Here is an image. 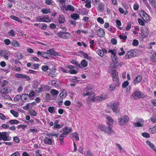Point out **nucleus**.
<instances>
[{"mask_svg":"<svg viewBox=\"0 0 156 156\" xmlns=\"http://www.w3.org/2000/svg\"><path fill=\"white\" fill-rule=\"evenodd\" d=\"M119 124L120 126H123L127 123L129 121V118L126 115L122 116L118 119Z\"/></svg>","mask_w":156,"mask_h":156,"instance_id":"1","label":"nucleus"},{"mask_svg":"<svg viewBox=\"0 0 156 156\" xmlns=\"http://www.w3.org/2000/svg\"><path fill=\"white\" fill-rule=\"evenodd\" d=\"M6 132H0V140H3L4 141H10L11 140V137Z\"/></svg>","mask_w":156,"mask_h":156,"instance_id":"2","label":"nucleus"},{"mask_svg":"<svg viewBox=\"0 0 156 156\" xmlns=\"http://www.w3.org/2000/svg\"><path fill=\"white\" fill-rule=\"evenodd\" d=\"M92 88L89 86H87L84 88L83 90L82 94L83 97L92 95Z\"/></svg>","mask_w":156,"mask_h":156,"instance_id":"3","label":"nucleus"},{"mask_svg":"<svg viewBox=\"0 0 156 156\" xmlns=\"http://www.w3.org/2000/svg\"><path fill=\"white\" fill-rule=\"evenodd\" d=\"M57 35L59 37L64 39H68L70 38L71 36V34L68 32L61 31L58 33Z\"/></svg>","mask_w":156,"mask_h":156,"instance_id":"4","label":"nucleus"},{"mask_svg":"<svg viewBox=\"0 0 156 156\" xmlns=\"http://www.w3.org/2000/svg\"><path fill=\"white\" fill-rule=\"evenodd\" d=\"M133 98L135 99L144 98L146 97V95L140 91L135 92L132 95Z\"/></svg>","mask_w":156,"mask_h":156,"instance_id":"5","label":"nucleus"},{"mask_svg":"<svg viewBox=\"0 0 156 156\" xmlns=\"http://www.w3.org/2000/svg\"><path fill=\"white\" fill-rule=\"evenodd\" d=\"M43 141L44 144L50 145H51L54 142V140L53 138H51L48 136H45L44 137Z\"/></svg>","mask_w":156,"mask_h":156,"instance_id":"6","label":"nucleus"},{"mask_svg":"<svg viewBox=\"0 0 156 156\" xmlns=\"http://www.w3.org/2000/svg\"><path fill=\"white\" fill-rule=\"evenodd\" d=\"M112 126L109 125L108 127L106 126V129L105 133L108 134L109 135H111L115 133L114 131L112 129Z\"/></svg>","mask_w":156,"mask_h":156,"instance_id":"7","label":"nucleus"},{"mask_svg":"<svg viewBox=\"0 0 156 156\" xmlns=\"http://www.w3.org/2000/svg\"><path fill=\"white\" fill-rule=\"evenodd\" d=\"M118 63V62H112L109 67L108 71L109 73H111V72L113 70V69L116 68L117 67Z\"/></svg>","mask_w":156,"mask_h":156,"instance_id":"8","label":"nucleus"},{"mask_svg":"<svg viewBox=\"0 0 156 156\" xmlns=\"http://www.w3.org/2000/svg\"><path fill=\"white\" fill-rule=\"evenodd\" d=\"M140 15L143 20L146 23L149 21V18L147 14L144 12H141Z\"/></svg>","mask_w":156,"mask_h":156,"instance_id":"9","label":"nucleus"},{"mask_svg":"<svg viewBox=\"0 0 156 156\" xmlns=\"http://www.w3.org/2000/svg\"><path fill=\"white\" fill-rule=\"evenodd\" d=\"M107 98V96L105 94H102L95 98V101H100L104 100Z\"/></svg>","mask_w":156,"mask_h":156,"instance_id":"10","label":"nucleus"},{"mask_svg":"<svg viewBox=\"0 0 156 156\" xmlns=\"http://www.w3.org/2000/svg\"><path fill=\"white\" fill-rule=\"evenodd\" d=\"M119 104L118 102H113L111 107L114 112L117 113L116 110L118 108Z\"/></svg>","mask_w":156,"mask_h":156,"instance_id":"11","label":"nucleus"},{"mask_svg":"<svg viewBox=\"0 0 156 156\" xmlns=\"http://www.w3.org/2000/svg\"><path fill=\"white\" fill-rule=\"evenodd\" d=\"M134 53L133 50H130L127 52L125 57L126 58L129 59L134 57Z\"/></svg>","mask_w":156,"mask_h":156,"instance_id":"12","label":"nucleus"},{"mask_svg":"<svg viewBox=\"0 0 156 156\" xmlns=\"http://www.w3.org/2000/svg\"><path fill=\"white\" fill-rule=\"evenodd\" d=\"M15 76L16 77L20 78H23L27 80H30V77L27 76H26L25 75L22 74L20 73H16L15 74Z\"/></svg>","mask_w":156,"mask_h":156,"instance_id":"13","label":"nucleus"},{"mask_svg":"<svg viewBox=\"0 0 156 156\" xmlns=\"http://www.w3.org/2000/svg\"><path fill=\"white\" fill-rule=\"evenodd\" d=\"M63 133H62L66 136L69 133L72 131V129L71 128H68L66 126L65 127L62 129Z\"/></svg>","mask_w":156,"mask_h":156,"instance_id":"14","label":"nucleus"},{"mask_svg":"<svg viewBox=\"0 0 156 156\" xmlns=\"http://www.w3.org/2000/svg\"><path fill=\"white\" fill-rule=\"evenodd\" d=\"M37 54L38 56L40 55L45 58H48V57H49V55L48 52H45L38 51L37 52Z\"/></svg>","mask_w":156,"mask_h":156,"instance_id":"15","label":"nucleus"},{"mask_svg":"<svg viewBox=\"0 0 156 156\" xmlns=\"http://www.w3.org/2000/svg\"><path fill=\"white\" fill-rule=\"evenodd\" d=\"M144 120L142 119H139L138 122L134 123V126L135 127H142L143 126V124Z\"/></svg>","mask_w":156,"mask_h":156,"instance_id":"16","label":"nucleus"},{"mask_svg":"<svg viewBox=\"0 0 156 156\" xmlns=\"http://www.w3.org/2000/svg\"><path fill=\"white\" fill-rule=\"evenodd\" d=\"M89 97L87 99V103L90 104V102L95 101V95L94 94L92 93V95H89Z\"/></svg>","mask_w":156,"mask_h":156,"instance_id":"17","label":"nucleus"},{"mask_svg":"<svg viewBox=\"0 0 156 156\" xmlns=\"http://www.w3.org/2000/svg\"><path fill=\"white\" fill-rule=\"evenodd\" d=\"M60 83L56 80H53L49 82V84L55 87H59Z\"/></svg>","mask_w":156,"mask_h":156,"instance_id":"18","label":"nucleus"},{"mask_svg":"<svg viewBox=\"0 0 156 156\" xmlns=\"http://www.w3.org/2000/svg\"><path fill=\"white\" fill-rule=\"evenodd\" d=\"M146 143L149 146L151 149L154 151L156 154V148L155 147L154 144L149 140L147 141Z\"/></svg>","mask_w":156,"mask_h":156,"instance_id":"19","label":"nucleus"},{"mask_svg":"<svg viewBox=\"0 0 156 156\" xmlns=\"http://www.w3.org/2000/svg\"><path fill=\"white\" fill-rule=\"evenodd\" d=\"M98 35L100 37H102L105 35V31L102 28H100L97 31Z\"/></svg>","mask_w":156,"mask_h":156,"instance_id":"20","label":"nucleus"},{"mask_svg":"<svg viewBox=\"0 0 156 156\" xmlns=\"http://www.w3.org/2000/svg\"><path fill=\"white\" fill-rule=\"evenodd\" d=\"M41 22H48L51 21V19H50L48 15H46L41 17Z\"/></svg>","mask_w":156,"mask_h":156,"instance_id":"21","label":"nucleus"},{"mask_svg":"<svg viewBox=\"0 0 156 156\" xmlns=\"http://www.w3.org/2000/svg\"><path fill=\"white\" fill-rule=\"evenodd\" d=\"M141 32L142 35L144 36V37L147 36L149 34L148 30L146 28H145L142 29Z\"/></svg>","mask_w":156,"mask_h":156,"instance_id":"22","label":"nucleus"},{"mask_svg":"<svg viewBox=\"0 0 156 156\" xmlns=\"http://www.w3.org/2000/svg\"><path fill=\"white\" fill-rule=\"evenodd\" d=\"M106 118L107 119V121H108L107 122V124L108 125L112 126L113 124V120L112 119L111 116H107L106 117Z\"/></svg>","mask_w":156,"mask_h":156,"instance_id":"23","label":"nucleus"},{"mask_svg":"<svg viewBox=\"0 0 156 156\" xmlns=\"http://www.w3.org/2000/svg\"><path fill=\"white\" fill-rule=\"evenodd\" d=\"M10 91V90L7 88H3L0 90V92L2 94H5Z\"/></svg>","mask_w":156,"mask_h":156,"instance_id":"24","label":"nucleus"},{"mask_svg":"<svg viewBox=\"0 0 156 156\" xmlns=\"http://www.w3.org/2000/svg\"><path fill=\"white\" fill-rule=\"evenodd\" d=\"M142 76L140 75H139L134 79L133 82L135 84L140 82L142 80Z\"/></svg>","mask_w":156,"mask_h":156,"instance_id":"25","label":"nucleus"},{"mask_svg":"<svg viewBox=\"0 0 156 156\" xmlns=\"http://www.w3.org/2000/svg\"><path fill=\"white\" fill-rule=\"evenodd\" d=\"M28 95L27 94H23L21 96V99L23 102H26L28 99Z\"/></svg>","mask_w":156,"mask_h":156,"instance_id":"26","label":"nucleus"},{"mask_svg":"<svg viewBox=\"0 0 156 156\" xmlns=\"http://www.w3.org/2000/svg\"><path fill=\"white\" fill-rule=\"evenodd\" d=\"M78 69L76 67L74 69H71L69 70V72L71 74H76L77 73Z\"/></svg>","mask_w":156,"mask_h":156,"instance_id":"27","label":"nucleus"},{"mask_svg":"<svg viewBox=\"0 0 156 156\" xmlns=\"http://www.w3.org/2000/svg\"><path fill=\"white\" fill-rule=\"evenodd\" d=\"M112 76V77L113 78L118 77V73L116 70H113L110 73Z\"/></svg>","mask_w":156,"mask_h":156,"instance_id":"28","label":"nucleus"},{"mask_svg":"<svg viewBox=\"0 0 156 156\" xmlns=\"http://www.w3.org/2000/svg\"><path fill=\"white\" fill-rule=\"evenodd\" d=\"M98 128L101 131L105 133L106 129V126L104 125H99Z\"/></svg>","mask_w":156,"mask_h":156,"instance_id":"29","label":"nucleus"},{"mask_svg":"<svg viewBox=\"0 0 156 156\" xmlns=\"http://www.w3.org/2000/svg\"><path fill=\"white\" fill-rule=\"evenodd\" d=\"M59 96L62 99L65 98L66 96V91L64 90H62L60 93Z\"/></svg>","mask_w":156,"mask_h":156,"instance_id":"30","label":"nucleus"},{"mask_svg":"<svg viewBox=\"0 0 156 156\" xmlns=\"http://www.w3.org/2000/svg\"><path fill=\"white\" fill-rule=\"evenodd\" d=\"M88 63L86 61L85 59H83L82 60L81 62V66H82L83 67H85L87 66Z\"/></svg>","mask_w":156,"mask_h":156,"instance_id":"31","label":"nucleus"},{"mask_svg":"<svg viewBox=\"0 0 156 156\" xmlns=\"http://www.w3.org/2000/svg\"><path fill=\"white\" fill-rule=\"evenodd\" d=\"M11 44L12 46L14 47H19L20 46V44L16 41L13 40L11 43Z\"/></svg>","mask_w":156,"mask_h":156,"instance_id":"32","label":"nucleus"},{"mask_svg":"<svg viewBox=\"0 0 156 156\" xmlns=\"http://www.w3.org/2000/svg\"><path fill=\"white\" fill-rule=\"evenodd\" d=\"M66 6V11L69 10L71 11H73L74 10V8L71 5H68Z\"/></svg>","mask_w":156,"mask_h":156,"instance_id":"33","label":"nucleus"},{"mask_svg":"<svg viewBox=\"0 0 156 156\" xmlns=\"http://www.w3.org/2000/svg\"><path fill=\"white\" fill-rule=\"evenodd\" d=\"M58 20L59 23H64L65 20L64 16L63 15L60 16Z\"/></svg>","mask_w":156,"mask_h":156,"instance_id":"34","label":"nucleus"},{"mask_svg":"<svg viewBox=\"0 0 156 156\" xmlns=\"http://www.w3.org/2000/svg\"><path fill=\"white\" fill-rule=\"evenodd\" d=\"M81 54L83 55L84 58L90 60L91 59V57H89L87 54L86 53L84 52L83 51H81Z\"/></svg>","mask_w":156,"mask_h":156,"instance_id":"35","label":"nucleus"},{"mask_svg":"<svg viewBox=\"0 0 156 156\" xmlns=\"http://www.w3.org/2000/svg\"><path fill=\"white\" fill-rule=\"evenodd\" d=\"M10 113L15 117H17L19 116V113L18 112L15 111L14 110H11L10 111Z\"/></svg>","mask_w":156,"mask_h":156,"instance_id":"36","label":"nucleus"},{"mask_svg":"<svg viewBox=\"0 0 156 156\" xmlns=\"http://www.w3.org/2000/svg\"><path fill=\"white\" fill-rule=\"evenodd\" d=\"M149 1L152 6L156 8V0H149Z\"/></svg>","mask_w":156,"mask_h":156,"instance_id":"37","label":"nucleus"},{"mask_svg":"<svg viewBox=\"0 0 156 156\" xmlns=\"http://www.w3.org/2000/svg\"><path fill=\"white\" fill-rule=\"evenodd\" d=\"M113 80L115 83L116 86H118L119 84V77L114 78H113Z\"/></svg>","mask_w":156,"mask_h":156,"instance_id":"38","label":"nucleus"},{"mask_svg":"<svg viewBox=\"0 0 156 156\" xmlns=\"http://www.w3.org/2000/svg\"><path fill=\"white\" fill-rule=\"evenodd\" d=\"M10 18L15 20H16V21H17L19 22H21V21H20V19L18 17L15 16L13 15H12L10 16Z\"/></svg>","mask_w":156,"mask_h":156,"instance_id":"39","label":"nucleus"},{"mask_svg":"<svg viewBox=\"0 0 156 156\" xmlns=\"http://www.w3.org/2000/svg\"><path fill=\"white\" fill-rule=\"evenodd\" d=\"M150 58L153 62H156V53H153L150 56Z\"/></svg>","mask_w":156,"mask_h":156,"instance_id":"40","label":"nucleus"},{"mask_svg":"<svg viewBox=\"0 0 156 156\" xmlns=\"http://www.w3.org/2000/svg\"><path fill=\"white\" fill-rule=\"evenodd\" d=\"M50 92L51 94L54 95H57L58 94V90L53 89L51 90Z\"/></svg>","mask_w":156,"mask_h":156,"instance_id":"41","label":"nucleus"},{"mask_svg":"<svg viewBox=\"0 0 156 156\" xmlns=\"http://www.w3.org/2000/svg\"><path fill=\"white\" fill-rule=\"evenodd\" d=\"M41 11L43 14H48L50 12V10L47 9H43Z\"/></svg>","mask_w":156,"mask_h":156,"instance_id":"42","label":"nucleus"},{"mask_svg":"<svg viewBox=\"0 0 156 156\" xmlns=\"http://www.w3.org/2000/svg\"><path fill=\"white\" fill-rule=\"evenodd\" d=\"M32 108L31 104L30 103H29L27 104V105L24 106L23 108L25 110H28L30 108Z\"/></svg>","mask_w":156,"mask_h":156,"instance_id":"43","label":"nucleus"},{"mask_svg":"<svg viewBox=\"0 0 156 156\" xmlns=\"http://www.w3.org/2000/svg\"><path fill=\"white\" fill-rule=\"evenodd\" d=\"M9 122L11 124H17L19 123L18 120H11L9 121Z\"/></svg>","mask_w":156,"mask_h":156,"instance_id":"44","label":"nucleus"},{"mask_svg":"<svg viewBox=\"0 0 156 156\" xmlns=\"http://www.w3.org/2000/svg\"><path fill=\"white\" fill-rule=\"evenodd\" d=\"M70 63L71 64L76 65V66H77L79 67L80 68H83L82 67H81V66L80 64H79L78 62L75 61H71L70 62Z\"/></svg>","mask_w":156,"mask_h":156,"instance_id":"45","label":"nucleus"},{"mask_svg":"<svg viewBox=\"0 0 156 156\" xmlns=\"http://www.w3.org/2000/svg\"><path fill=\"white\" fill-rule=\"evenodd\" d=\"M97 52L101 57H102L104 55V52L102 50L98 49L97 51Z\"/></svg>","mask_w":156,"mask_h":156,"instance_id":"46","label":"nucleus"},{"mask_svg":"<svg viewBox=\"0 0 156 156\" xmlns=\"http://www.w3.org/2000/svg\"><path fill=\"white\" fill-rule=\"evenodd\" d=\"M48 111L51 113H53L55 112L54 107L52 106H50L48 108Z\"/></svg>","mask_w":156,"mask_h":156,"instance_id":"47","label":"nucleus"},{"mask_svg":"<svg viewBox=\"0 0 156 156\" xmlns=\"http://www.w3.org/2000/svg\"><path fill=\"white\" fill-rule=\"evenodd\" d=\"M73 137L76 140H79V138L78 136V134L76 133H75L72 134Z\"/></svg>","mask_w":156,"mask_h":156,"instance_id":"48","label":"nucleus"},{"mask_svg":"<svg viewBox=\"0 0 156 156\" xmlns=\"http://www.w3.org/2000/svg\"><path fill=\"white\" fill-rule=\"evenodd\" d=\"M78 77L76 76H74L73 78H71L70 79V81L71 82L77 83L78 80H77Z\"/></svg>","mask_w":156,"mask_h":156,"instance_id":"49","label":"nucleus"},{"mask_svg":"<svg viewBox=\"0 0 156 156\" xmlns=\"http://www.w3.org/2000/svg\"><path fill=\"white\" fill-rule=\"evenodd\" d=\"M149 131L152 134L156 133V126L153 128L150 129Z\"/></svg>","mask_w":156,"mask_h":156,"instance_id":"50","label":"nucleus"},{"mask_svg":"<svg viewBox=\"0 0 156 156\" xmlns=\"http://www.w3.org/2000/svg\"><path fill=\"white\" fill-rule=\"evenodd\" d=\"M8 35L11 37H13L15 35V33L13 30H11L8 32Z\"/></svg>","mask_w":156,"mask_h":156,"instance_id":"51","label":"nucleus"},{"mask_svg":"<svg viewBox=\"0 0 156 156\" xmlns=\"http://www.w3.org/2000/svg\"><path fill=\"white\" fill-rule=\"evenodd\" d=\"M150 119L153 122L156 123V114L152 115Z\"/></svg>","mask_w":156,"mask_h":156,"instance_id":"52","label":"nucleus"},{"mask_svg":"<svg viewBox=\"0 0 156 156\" xmlns=\"http://www.w3.org/2000/svg\"><path fill=\"white\" fill-rule=\"evenodd\" d=\"M47 136L49 137H50L51 138H52V137L53 136H55L56 137H58V134L57 133H48L47 134Z\"/></svg>","mask_w":156,"mask_h":156,"instance_id":"53","label":"nucleus"},{"mask_svg":"<svg viewBox=\"0 0 156 156\" xmlns=\"http://www.w3.org/2000/svg\"><path fill=\"white\" fill-rule=\"evenodd\" d=\"M45 3L46 4L49 5H53L54 3L52 0H46Z\"/></svg>","mask_w":156,"mask_h":156,"instance_id":"54","label":"nucleus"},{"mask_svg":"<svg viewBox=\"0 0 156 156\" xmlns=\"http://www.w3.org/2000/svg\"><path fill=\"white\" fill-rule=\"evenodd\" d=\"M71 17L74 20H76L79 17V15L77 14H73L71 15Z\"/></svg>","mask_w":156,"mask_h":156,"instance_id":"55","label":"nucleus"},{"mask_svg":"<svg viewBox=\"0 0 156 156\" xmlns=\"http://www.w3.org/2000/svg\"><path fill=\"white\" fill-rule=\"evenodd\" d=\"M29 113L30 115L33 116H35L37 115L36 112L33 110H31L29 112Z\"/></svg>","mask_w":156,"mask_h":156,"instance_id":"56","label":"nucleus"},{"mask_svg":"<svg viewBox=\"0 0 156 156\" xmlns=\"http://www.w3.org/2000/svg\"><path fill=\"white\" fill-rule=\"evenodd\" d=\"M60 128V125L58 124L57 122H55L54 123V126L53 127V129H59Z\"/></svg>","mask_w":156,"mask_h":156,"instance_id":"57","label":"nucleus"},{"mask_svg":"<svg viewBox=\"0 0 156 156\" xmlns=\"http://www.w3.org/2000/svg\"><path fill=\"white\" fill-rule=\"evenodd\" d=\"M99 11H102L104 9V5L102 4H100L98 7Z\"/></svg>","mask_w":156,"mask_h":156,"instance_id":"58","label":"nucleus"},{"mask_svg":"<svg viewBox=\"0 0 156 156\" xmlns=\"http://www.w3.org/2000/svg\"><path fill=\"white\" fill-rule=\"evenodd\" d=\"M132 44L133 46H137L139 44V42L137 40L134 39L133 41Z\"/></svg>","mask_w":156,"mask_h":156,"instance_id":"59","label":"nucleus"},{"mask_svg":"<svg viewBox=\"0 0 156 156\" xmlns=\"http://www.w3.org/2000/svg\"><path fill=\"white\" fill-rule=\"evenodd\" d=\"M142 135L144 137L147 138H149L150 137V135L148 133L144 132L142 133Z\"/></svg>","mask_w":156,"mask_h":156,"instance_id":"60","label":"nucleus"},{"mask_svg":"<svg viewBox=\"0 0 156 156\" xmlns=\"http://www.w3.org/2000/svg\"><path fill=\"white\" fill-rule=\"evenodd\" d=\"M97 20L98 22L101 24H103L104 22V20L101 17H99L98 18Z\"/></svg>","mask_w":156,"mask_h":156,"instance_id":"61","label":"nucleus"},{"mask_svg":"<svg viewBox=\"0 0 156 156\" xmlns=\"http://www.w3.org/2000/svg\"><path fill=\"white\" fill-rule=\"evenodd\" d=\"M27 127V126L24 125H20L18 126L17 128L18 129H20L22 128L23 129H24L26 128Z\"/></svg>","mask_w":156,"mask_h":156,"instance_id":"62","label":"nucleus"},{"mask_svg":"<svg viewBox=\"0 0 156 156\" xmlns=\"http://www.w3.org/2000/svg\"><path fill=\"white\" fill-rule=\"evenodd\" d=\"M21 96L20 95H17L14 98V100L15 101H18L21 99Z\"/></svg>","mask_w":156,"mask_h":156,"instance_id":"63","label":"nucleus"},{"mask_svg":"<svg viewBox=\"0 0 156 156\" xmlns=\"http://www.w3.org/2000/svg\"><path fill=\"white\" fill-rule=\"evenodd\" d=\"M4 42L5 44L7 45H9L11 44V41L9 39L5 40Z\"/></svg>","mask_w":156,"mask_h":156,"instance_id":"64","label":"nucleus"}]
</instances>
